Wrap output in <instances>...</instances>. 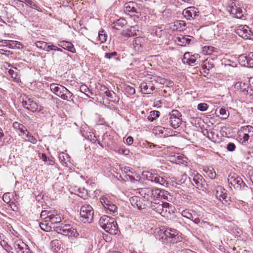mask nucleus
Segmentation results:
<instances>
[{
	"label": "nucleus",
	"instance_id": "7c9ffc66",
	"mask_svg": "<svg viewBox=\"0 0 253 253\" xmlns=\"http://www.w3.org/2000/svg\"><path fill=\"white\" fill-rule=\"evenodd\" d=\"M240 60H246L247 63L250 65H253V52L250 53L248 56L241 55L239 57Z\"/></svg>",
	"mask_w": 253,
	"mask_h": 253
},
{
	"label": "nucleus",
	"instance_id": "cd10ccee",
	"mask_svg": "<svg viewBox=\"0 0 253 253\" xmlns=\"http://www.w3.org/2000/svg\"><path fill=\"white\" fill-rule=\"evenodd\" d=\"M126 24V22L124 18H120L117 21L114 22L113 28L117 29L120 30Z\"/></svg>",
	"mask_w": 253,
	"mask_h": 253
},
{
	"label": "nucleus",
	"instance_id": "a19ab883",
	"mask_svg": "<svg viewBox=\"0 0 253 253\" xmlns=\"http://www.w3.org/2000/svg\"><path fill=\"white\" fill-rule=\"evenodd\" d=\"M234 86L235 88L238 89H241L243 91L246 90L245 87L246 86V85L245 84H243L242 82H238L236 83Z\"/></svg>",
	"mask_w": 253,
	"mask_h": 253
},
{
	"label": "nucleus",
	"instance_id": "f8f14e48",
	"mask_svg": "<svg viewBox=\"0 0 253 253\" xmlns=\"http://www.w3.org/2000/svg\"><path fill=\"white\" fill-rule=\"evenodd\" d=\"M181 115L177 110H173L169 114V122L173 128H178L181 124Z\"/></svg>",
	"mask_w": 253,
	"mask_h": 253
},
{
	"label": "nucleus",
	"instance_id": "49530a36",
	"mask_svg": "<svg viewBox=\"0 0 253 253\" xmlns=\"http://www.w3.org/2000/svg\"><path fill=\"white\" fill-rule=\"evenodd\" d=\"M213 65L212 64L209 63V62H207V60L204 62V64L203 65V68L204 69H206L208 70H209L212 67Z\"/></svg>",
	"mask_w": 253,
	"mask_h": 253
},
{
	"label": "nucleus",
	"instance_id": "bb28decb",
	"mask_svg": "<svg viewBox=\"0 0 253 253\" xmlns=\"http://www.w3.org/2000/svg\"><path fill=\"white\" fill-rule=\"evenodd\" d=\"M202 177L199 174L195 175L193 178L192 184L197 188L200 189L202 187Z\"/></svg>",
	"mask_w": 253,
	"mask_h": 253
},
{
	"label": "nucleus",
	"instance_id": "393cba45",
	"mask_svg": "<svg viewBox=\"0 0 253 253\" xmlns=\"http://www.w3.org/2000/svg\"><path fill=\"white\" fill-rule=\"evenodd\" d=\"M130 203L132 206L136 207L138 210H141L142 205V199L138 196H133L130 199Z\"/></svg>",
	"mask_w": 253,
	"mask_h": 253
},
{
	"label": "nucleus",
	"instance_id": "c9c22d12",
	"mask_svg": "<svg viewBox=\"0 0 253 253\" xmlns=\"http://www.w3.org/2000/svg\"><path fill=\"white\" fill-rule=\"evenodd\" d=\"M8 73L11 77L13 79L14 81L17 83L20 81V76L17 72H15L13 70L9 69Z\"/></svg>",
	"mask_w": 253,
	"mask_h": 253
},
{
	"label": "nucleus",
	"instance_id": "a878e982",
	"mask_svg": "<svg viewBox=\"0 0 253 253\" xmlns=\"http://www.w3.org/2000/svg\"><path fill=\"white\" fill-rule=\"evenodd\" d=\"M197 213L194 210H183L181 212V215L182 216L192 220L195 216Z\"/></svg>",
	"mask_w": 253,
	"mask_h": 253
},
{
	"label": "nucleus",
	"instance_id": "c85d7f7f",
	"mask_svg": "<svg viewBox=\"0 0 253 253\" xmlns=\"http://www.w3.org/2000/svg\"><path fill=\"white\" fill-rule=\"evenodd\" d=\"M13 126L15 129L19 130V132L23 134H26V131H27V129L26 127L22 124L18 122H14L13 124Z\"/></svg>",
	"mask_w": 253,
	"mask_h": 253
},
{
	"label": "nucleus",
	"instance_id": "2eb2a0df",
	"mask_svg": "<svg viewBox=\"0 0 253 253\" xmlns=\"http://www.w3.org/2000/svg\"><path fill=\"white\" fill-rule=\"evenodd\" d=\"M152 78L148 77L144 80L143 79V94H152L155 89L154 82L155 80H152Z\"/></svg>",
	"mask_w": 253,
	"mask_h": 253
},
{
	"label": "nucleus",
	"instance_id": "8fccbe9b",
	"mask_svg": "<svg viewBox=\"0 0 253 253\" xmlns=\"http://www.w3.org/2000/svg\"><path fill=\"white\" fill-rule=\"evenodd\" d=\"M125 89L126 91L130 94H133L135 93V89L133 87L128 85L126 86Z\"/></svg>",
	"mask_w": 253,
	"mask_h": 253
},
{
	"label": "nucleus",
	"instance_id": "473e14b6",
	"mask_svg": "<svg viewBox=\"0 0 253 253\" xmlns=\"http://www.w3.org/2000/svg\"><path fill=\"white\" fill-rule=\"evenodd\" d=\"M216 48L211 46H205L203 47L202 52L205 55H211L215 51Z\"/></svg>",
	"mask_w": 253,
	"mask_h": 253
},
{
	"label": "nucleus",
	"instance_id": "c756f323",
	"mask_svg": "<svg viewBox=\"0 0 253 253\" xmlns=\"http://www.w3.org/2000/svg\"><path fill=\"white\" fill-rule=\"evenodd\" d=\"M25 4L27 6H29L30 8L34 9L39 12H42V9L40 8V7L35 1H34L32 0H27V1H26Z\"/></svg>",
	"mask_w": 253,
	"mask_h": 253
},
{
	"label": "nucleus",
	"instance_id": "79ce46f5",
	"mask_svg": "<svg viewBox=\"0 0 253 253\" xmlns=\"http://www.w3.org/2000/svg\"><path fill=\"white\" fill-rule=\"evenodd\" d=\"M207 174L211 179H214L216 177V173L212 168L208 169V173Z\"/></svg>",
	"mask_w": 253,
	"mask_h": 253
},
{
	"label": "nucleus",
	"instance_id": "7ed1b4c3",
	"mask_svg": "<svg viewBox=\"0 0 253 253\" xmlns=\"http://www.w3.org/2000/svg\"><path fill=\"white\" fill-rule=\"evenodd\" d=\"M99 224L106 232L112 235L117 233L118 228L114 218L107 215H103L99 219Z\"/></svg>",
	"mask_w": 253,
	"mask_h": 253
},
{
	"label": "nucleus",
	"instance_id": "6ab92c4d",
	"mask_svg": "<svg viewBox=\"0 0 253 253\" xmlns=\"http://www.w3.org/2000/svg\"><path fill=\"white\" fill-rule=\"evenodd\" d=\"M191 41V39L188 36L180 35L176 38L175 42L180 46H186L189 44Z\"/></svg>",
	"mask_w": 253,
	"mask_h": 253
},
{
	"label": "nucleus",
	"instance_id": "a18cd8bd",
	"mask_svg": "<svg viewBox=\"0 0 253 253\" xmlns=\"http://www.w3.org/2000/svg\"><path fill=\"white\" fill-rule=\"evenodd\" d=\"M208 107V105L206 103H200L197 106V108L201 111H205L207 110Z\"/></svg>",
	"mask_w": 253,
	"mask_h": 253
},
{
	"label": "nucleus",
	"instance_id": "58836bf2",
	"mask_svg": "<svg viewBox=\"0 0 253 253\" xmlns=\"http://www.w3.org/2000/svg\"><path fill=\"white\" fill-rule=\"evenodd\" d=\"M100 200L102 205L105 208L108 205L112 203L109 199V197L106 196H103L100 198Z\"/></svg>",
	"mask_w": 253,
	"mask_h": 253
},
{
	"label": "nucleus",
	"instance_id": "69168bd1",
	"mask_svg": "<svg viewBox=\"0 0 253 253\" xmlns=\"http://www.w3.org/2000/svg\"><path fill=\"white\" fill-rule=\"evenodd\" d=\"M40 226L42 230H43L44 231H47V230L48 229V226H47V224H44L43 223H41L40 224Z\"/></svg>",
	"mask_w": 253,
	"mask_h": 253
},
{
	"label": "nucleus",
	"instance_id": "4c0bfd02",
	"mask_svg": "<svg viewBox=\"0 0 253 253\" xmlns=\"http://www.w3.org/2000/svg\"><path fill=\"white\" fill-rule=\"evenodd\" d=\"M105 209L107 210V212L109 214L113 213L117 210V206L112 203L106 207Z\"/></svg>",
	"mask_w": 253,
	"mask_h": 253
},
{
	"label": "nucleus",
	"instance_id": "f257e3e1",
	"mask_svg": "<svg viewBox=\"0 0 253 253\" xmlns=\"http://www.w3.org/2000/svg\"><path fill=\"white\" fill-rule=\"evenodd\" d=\"M167 193V191L158 188L143 189V202H146L143 206L150 207L153 211L164 217L168 216L172 211V206L170 207L169 203L160 200L165 199Z\"/></svg>",
	"mask_w": 253,
	"mask_h": 253
},
{
	"label": "nucleus",
	"instance_id": "4468645a",
	"mask_svg": "<svg viewBox=\"0 0 253 253\" xmlns=\"http://www.w3.org/2000/svg\"><path fill=\"white\" fill-rule=\"evenodd\" d=\"M235 32L240 37L244 39H251L253 34L248 26L246 25H241L235 29Z\"/></svg>",
	"mask_w": 253,
	"mask_h": 253
},
{
	"label": "nucleus",
	"instance_id": "5fc2aeb1",
	"mask_svg": "<svg viewBox=\"0 0 253 253\" xmlns=\"http://www.w3.org/2000/svg\"><path fill=\"white\" fill-rule=\"evenodd\" d=\"M2 199L4 202L6 203H9L10 201V199L9 198V193L4 194Z\"/></svg>",
	"mask_w": 253,
	"mask_h": 253
},
{
	"label": "nucleus",
	"instance_id": "09e8293b",
	"mask_svg": "<svg viewBox=\"0 0 253 253\" xmlns=\"http://www.w3.org/2000/svg\"><path fill=\"white\" fill-rule=\"evenodd\" d=\"M191 220L193 221L194 223L196 224H199L200 226L202 221H201L199 219V215L198 213L196 214L195 216H194V217Z\"/></svg>",
	"mask_w": 253,
	"mask_h": 253
},
{
	"label": "nucleus",
	"instance_id": "3c124183",
	"mask_svg": "<svg viewBox=\"0 0 253 253\" xmlns=\"http://www.w3.org/2000/svg\"><path fill=\"white\" fill-rule=\"evenodd\" d=\"M236 148L235 145L233 143H229L227 144L226 148L229 151H233Z\"/></svg>",
	"mask_w": 253,
	"mask_h": 253
},
{
	"label": "nucleus",
	"instance_id": "4d7b16f0",
	"mask_svg": "<svg viewBox=\"0 0 253 253\" xmlns=\"http://www.w3.org/2000/svg\"><path fill=\"white\" fill-rule=\"evenodd\" d=\"M165 130V127H162V126H157L156 129L155 131H156V133H159V134H163L164 133V131Z\"/></svg>",
	"mask_w": 253,
	"mask_h": 253
},
{
	"label": "nucleus",
	"instance_id": "b1692460",
	"mask_svg": "<svg viewBox=\"0 0 253 253\" xmlns=\"http://www.w3.org/2000/svg\"><path fill=\"white\" fill-rule=\"evenodd\" d=\"M27 245L20 240H16L13 243V247L17 253H21Z\"/></svg>",
	"mask_w": 253,
	"mask_h": 253
},
{
	"label": "nucleus",
	"instance_id": "603ef678",
	"mask_svg": "<svg viewBox=\"0 0 253 253\" xmlns=\"http://www.w3.org/2000/svg\"><path fill=\"white\" fill-rule=\"evenodd\" d=\"M51 212H47L46 211H42L41 213V217L42 218H44V219H45L46 220L45 221H48L47 220V219H48V218H45L46 216H47V215H49L50 213H51Z\"/></svg>",
	"mask_w": 253,
	"mask_h": 253
},
{
	"label": "nucleus",
	"instance_id": "a211bd4d",
	"mask_svg": "<svg viewBox=\"0 0 253 253\" xmlns=\"http://www.w3.org/2000/svg\"><path fill=\"white\" fill-rule=\"evenodd\" d=\"M215 196L219 201L226 200L227 195L226 190L221 186H218L215 188Z\"/></svg>",
	"mask_w": 253,
	"mask_h": 253
},
{
	"label": "nucleus",
	"instance_id": "9d476101",
	"mask_svg": "<svg viewBox=\"0 0 253 253\" xmlns=\"http://www.w3.org/2000/svg\"><path fill=\"white\" fill-rule=\"evenodd\" d=\"M228 182L237 190H241L246 185L242 178L234 173L229 174Z\"/></svg>",
	"mask_w": 253,
	"mask_h": 253
},
{
	"label": "nucleus",
	"instance_id": "37998d69",
	"mask_svg": "<svg viewBox=\"0 0 253 253\" xmlns=\"http://www.w3.org/2000/svg\"><path fill=\"white\" fill-rule=\"evenodd\" d=\"M47 42H43V41H37L35 42V44L36 46L40 48L41 49L43 50L45 47Z\"/></svg>",
	"mask_w": 253,
	"mask_h": 253
},
{
	"label": "nucleus",
	"instance_id": "39448f33",
	"mask_svg": "<svg viewBox=\"0 0 253 253\" xmlns=\"http://www.w3.org/2000/svg\"><path fill=\"white\" fill-rule=\"evenodd\" d=\"M55 230L58 233L61 234L69 237H74L77 238L79 236V233L76 229L68 224L61 223L55 228Z\"/></svg>",
	"mask_w": 253,
	"mask_h": 253
},
{
	"label": "nucleus",
	"instance_id": "680f3d73",
	"mask_svg": "<svg viewBox=\"0 0 253 253\" xmlns=\"http://www.w3.org/2000/svg\"><path fill=\"white\" fill-rule=\"evenodd\" d=\"M16 46V41H10L8 42V47L10 48H14Z\"/></svg>",
	"mask_w": 253,
	"mask_h": 253
},
{
	"label": "nucleus",
	"instance_id": "864d4df0",
	"mask_svg": "<svg viewBox=\"0 0 253 253\" xmlns=\"http://www.w3.org/2000/svg\"><path fill=\"white\" fill-rule=\"evenodd\" d=\"M211 226L210 223L207 221H202L200 225V227L205 229H209V227Z\"/></svg>",
	"mask_w": 253,
	"mask_h": 253
},
{
	"label": "nucleus",
	"instance_id": "6e6552de",
	"mask_svg": "<svg viewBox=\"0 0 253 253\" xmlns=\"http://www.w3.org/2000/svg\"><path fill=\"white\" fill-rule=\"evenodd\" d=\"M23 106L32 112H39L42 111L43 107L39 105L33 98L26 97L22 102Z\"/></svg>",
	"mask_w": 253,
	"mask_h": 253
},
{
	"label": "nucleus",
	"instance_id": "f03ea898",
	"mask_svg": "<svg viewBox=\"0 0 253 253\" xmlns=\"http://www.w3.org/2000/svg\"><path fill=\"white\" fill-rule=\"evenodd\" d=\"M156 232L159 234V239L163 241L175 243L180 241L182 239L181 233L174 229H165L164 227L159 228L156 229Z\"/></svg>",
	"mask_w": 253,
	"mask_h": 253
},
{
	"label": "nucleus",
	"instance_id": "e2e57ef3",
	"mask_svg": "<svg viewBox=\"0 0 253 253\" xmlns=\"http://www.w3.org/2000/svg\"><path fill=\"white\" fill-rule=\"evenodd\" d=\"M177 179H176L175 177H171L169 179V182L172 186H176L178 185L177 184Z\"/></svg>",
	"mask_w": 253,
	"mask_h": 253
},
{
	"label": "nucleus",
	"instance_id": "dca6fc26",
	"mask_svg": "<svg viewBox=\"0 0 253 253\" xmlns=\"http://www.w3.org/2000/svg\"><path fill=\"white\" fill-rule=\"evenodd\" d=\"M199 57L198 54L191 55L189 52H186L184 54L182 62L190 66H194Z\"/></svg>",
	"mask_w": 253,
	"mask_h": 253
},
{
	"label": "nucleus",
	"instance_id": "de8ad7c7",
	"mask_svg": "<svg viewBox=\"0 0 253 253\" xmlns=\"http://www.w3.org/2000/svg\"><path fill=\"white\" fill-rule=\"evenodd\" d=\"M117 53L116 51H114L111 53H106L105 55V57L107 59H111L113 57H115L117 56Z\"/></svg>",
	"mask_w": 253,
	"mask_h": 253
},
{
	"label": "nucleus",
	"instance_id": "ea45409f",
	"mask_svg": "<svg viewBox=\"0 0 253 253\" xmlns=\"http://www.w3.org/2000/svg\"><path fill=\"white\" fill-rule=\"evenodd\" d=\"M218 112L221 115V118L222 119H226L229 117V113L225 108L219 109Z\"/></svg>",
	"mask_w": 253,
	"mask_h": 253
},
{
	"label": "nucleus",
	"instance_id": "e433bc0d",
	"mask_svg": "<svg viewBox=\"0 0 253 253\" xmlns=\"http://www.w3.org/2000/svg\"><path fill=\"white\" fill-rule=\"evenodd\" d=\"M174 26L176 27V30H178L179 31H182L185 29L186 24L184 21H176L174 22Z\"/></svg>",
	"mask_w": 253,
	"mask_h": 253
},
{
	"label": "nucleus",
	"instance_id": "2f4dec72",
	"mask_svg": "<svg viewBox=\"0 0 253 253\" xmlns=\"http://www.w3.org/2000/svg\"><path fill=\"white\" fill-rule=\"evenodd\" d=\"M133 3L129 2L128 3H126L124 5V10L126 13L128 12H136L138 13L136 11L135 8L133 6Z\"/></svg>",
	"mask_w": 253,
	"mask_h": 253
},
{
	"label": "nucleus",
	"instance_id": "9b49d317",
	"mask_svg": "<svg viewBox=\"0 0 253 253\" xmlns=\"http://www.w3.org/2000/svg\"><path fill=\"white\" fill-rule=\"evenodd\" d=\"M130 32L132 36H139L134 39L133 41V44L135 50L141 51L142 48V38L140 37L142 34V31L138 30V27L137 26L131 27Z\"/></svg>",
	"mask_w": 253,
	"mask_h": 253
},
{
	"label": "nucleus",
	"instance_id": "338daca9",
	"mask_svg": "<svg viewBox=\"0 0 253 253\" xmlns=\"http://www.w3.org/2000/svg\"><path fill=\"white\" fill-rule=\"evenodd\" d=\"M126 143L128 145H131L133 143V139L131 136H128L126 140Z\"/></svg>",
	"mask_w": 253,
	"mask_h": 253
},
{
	"label": "nucleus",
	"instance_id": "774afa93",
	"mask_svg": "<svg viewBox=\"0 0 253 253\" xmlns=\"http://www.w3.org/2000/svg\"><path fill=\"white\" fill-rule=\"evenodd\" d=\"M21 253H33L27 246Z\"/></svg>",
	"mask_w": 253,
	"mask_h": 253
},
{
	"label": "nucleus",
	"instance_id": "412c9836",
	"mask_svg": "<svg viewBox=\"0 0 253 253\" xmlns=\"http://www.w3.org/2000/svg\"><path fill=\"white\" fill-rule=\"evenodd\" d=\"M45 218H48V220L51 224L60 223L62 219V216L60 214H58L54 212L51 213L49 215H47Z\"/></svg>",
	"mask_w": 253,
	"mask_h": 253
},
{
	"label": "nucleus",
	"instance_id": "f704fd0d",
	"mask_svg": "<svg viewBox=\"0 0 253 253\" xmlns=\"http://www.w3.org/2000/svg\"><path fill=\"white\" fill-rule=\"evenodd\" d=\"M108 36L105 31L103 29L100 30L98 32V39L101 43L105 42L107 39Z\"/></svg>",
	"mask_w": 253,
	"mask_h": 253
},
{
	"label": "nucleus",
	"instance_id": "5701e85b",
	"mask_svg": "<svg viewBox=\"0 0 253 253\" xmlns=\"http://www.w3.org/2000/svg\"><path fill=\"white\" fill-rule=\"evenodd\" d=\"M185 158L179 154H175L169 156V160L176 164H181L185 162Z\"/></svg>",
	"mask_w": 253,
	"mask_h": 253
},
{
	"label": "nucleus",
	"instance_id": "0e129e2a",
	"mask_svg": "<svg viewBox=\"0 0 253 253\" xmlns=\"http://www.w3.org/2000/svg\"><path fill=\"white\" fill-rule=\"evenodd\" d=\"M249 87L251 90H253V77H251L249 80Z\"/></svg>",
	"mask_w": 253,
	"mask_h": 253
},
{
	"label": "nucleus",
	"instance_id": "1a4fd4ad",
	"mask_svg": "<svg viewBox=\"0 0 253 253\" xmlns=\"http://www.w3.org/2000/svg\"><path fill=\"white\" fill-rule=\"evenodd\" d=\"M146 179L156 183H159L162 185L165 186L168 184L167 180L163 177L151 171H143V179Z\"/></svg>",
	"mask_w": 253,
	"mask_h": 253
},
{
	"label": "nucleus",
	"instance_id": "c03bdc74",
	"mask_svg": "<svg viewBox=\"0 0 253 253\" xmlns=\"http://www.w3.org/2000/svg\"><path fill=\"white\" fill-rule=\"evenodd\" d=\"M186 174H182L180 177H177L176 178L177 179V184L178 185H181L184 182L185 179H186Z\"/></svg>",
	"mask_w": 253,
	"mask_h": 253
},
{
	"label": "nucleus",
	"instance_id": "6e6d98bb",
	"mask_svg": "<svg viewBox=\"0 0 253 253\" xmlns=\"http://www.w3.org/2000/svg\"><path fill=\"white\" fill-rule=\"evenodd\" d=\"M52 46H53V44H48V43H47L45 47L44 48L43 50H45L47 52H49L51 50H53Z\"/></svg>",
	"mask_w": 253,
	"mask_h": 253
},
{
	"label": "nucleus",
	"instance_id": "f3484780",
	"mask_svg": "<svg viewBox=\"0 0 253 253\" xmlns=\"http://www.w3.org/2000/svg\"><path fill=\"white\" fill-rule=\"evenodd\" d=\"M198 12L195 7L191 6L185 9L183 11V14L186 19H190L191 18H194L197 16Z\"/></svg>",
	"mask_w": 253,
	"mask_h": 253
},
{
	"label": "nucleus",
	"instance_id": "72a5a7b5",
	"mask_svg": "<svg viewBox=\"0 0 253 253\" xmlns=\"http://www.w3.org/2000/svg\"><path fill=\"white\" fill-rule=\"evenodd\" d=\"M160 115V113L158 111H152L150 112L149 116L147 117V119L149 121L151 122H153L154 120H156L157 118H158Z\"/></svg>",
	"mask_w": 253,
	"mask_h": 253
},
{
	"label": "nucleus",
	"instance_id": "13d9d810",
	"mask_svg": "<svg viewBox=\"0 0 253 253\" xmlns=\"http://www.w3.org/2000/svg\"><path fill=\"white\" fill-rule=\"evenodd\" d=\"M11 209L12 210V211H17L18 210V206L15 204V203L14 202H12L10 205H9Z\"/></svg>",
	"mask_w": 253,
	"mask_h": 253
},
{
	"label": "nucleus",
	"instance_id": "423d86ee",
	"mask_svg": "<svg viewBox=\"0 0 253 253\" xmlns=\"http://www.w3.org/2000/svg\"><path fill=\"white\" fill-rule=\"evenodd\" d=\"M94 211L89 205L83 206L80 210V220L84 223H91L93 218Z\"/></svg>",
	"mask_w": 253,
	"mask_h": 253
},
{
	"label": "nucleus",
	"instance_id": "ddd939ff",
	"mask_svg": "<svg viewBox=\"0 0 253 253\" xmlns=\"http://www.w3.org/2000/svg\"><path fill=\"white\" fill-rule=\"evenodd\" d=\"M239 135L242 137L244 141H253V127L251 126H246L241 128L239 131Z\"/></svg>",
	"mask_w": 253,
	"mask_h": 253
},
{
	"label": "nucleus",
	"instance_id": "20e7f679",
	"mask_svg": "<svg viewBox=\"0 0 253 253\" xmlns=\"http://www.w3.org/2000/svg\"><path fill=\"white\" fill-rule=\"evenodd\" d=\"M52 92L62 99L69 101L73 96V94L63 85L55 83L50 84Z\"/></svg>",
	"mask_w": 253,
	"mask_h": 253
},
{
	"label": "nucleus",
	"instance_id": "052dcab7",
	"mask_svg": "<svg viewBox=\"0 0 253 253\" xmlns=\"http://www.w3.org/2000/svg\"><path fill=\"white\" fill-rule=\"evenodd\" d=\"M28 141L33 144H36L37 142L36 138L33 135L30 136V137L28 139Z\"/></svg>",
	"mask_w": 253,
	"mask_h": 253
},
{
	"label": "nucleus",
	"instance_id": "4be33fe9",
	"mask_svg": "<svg viewBox=\"0 0 253 253\" xmlns=\"http://www.w3.org/2000/svg\"><path fill=\"white\" fill-rule=\"evenodd\" d=\"M58 46L72 53H75L76 52L73 44L70 42L63 41L59 42Z\"/></svg>",
	"mask_w": 253,
	"mask_h": 253
},
{
	"label": "nucleus",
	"instance_id": "0eeeda50",
	"mask_svg": "<svg viewBox=\"0 0 253 253\" xmlns=\"http://www.w3.org/2000/svg\"><path fill=\"white\" fill-rule=\"evenodd\" d=\"M227 10L232 14L234 18H241L243 16V11L237 1H230L227 6Z\"/></svg>",
	"mask_w": 253,
	"mask_h": 253
},
{
	"label": "nucleus",
	"instance_id": "bf43d9fd",
	"mask_svg": "<svg viewBox=\"0 0 253 253\" xmlns=\"http://www.w3.org/2000/svg\"><path fill=\"white\" fill-rule=\"evenodd\" d=\"M80 90L82 92L85 93L86 92L89 90V89L85 85H82L80 86Z\"/></svg>",
	"mask_w": 253,
	"mask_h": 253
},
{
	"label": "nucleus",
	"instance_id": "aec40b11",
	"mask_svg": "<svg viewBox=\"0 0 253 253\" xmlns=\"http://www.w3.org/2000/svg\"><path fill=\"white\" fill-rule=\"evenodd\" d=\"M103 88L105 90L104 91V93L108 97V100L110 101L113 102L114 103L118 102L119 98L115 92L109 90L105 86H104Z\"/></svg>",
	"mask_w": 253,
	"mask_h": 253
}]
</instances>
